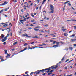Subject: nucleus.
<instances>
[{
  "instance_id": "obj_1",
  "label": "nucleus",
  "mask_w": 76,
  "mask_h": 76,
  "mask_svg": "<svg viewBox=\"0 0 76 76\" xmlns=\"http://www.w3.org/2000/svg\"><path fill=\"white\" fill-rule=\"evenodd\" d=\"M58 64H57L56 66H52V69H57V67L59 66V65H58Z\"/></svg>"
},
{
  "instance_id": "obj_2",
  "label": "nucleus",
  "mask_w": 76,
  "mask_h": 76,
  "mask_svg": "<svg viewBox=\"0 0 76 76\" xmlns=\"http://www.w3.org/2000/svg\"><path fill=\"white\" fill-rule=\"evenodd\" d=\"M22 36H23V37H24V36L26 37H27V38H30L31 37V36H28V34H27L25 33V34H23L22 35Z\"/></svg>"
},
{
  "instance_id": "obj_3",
  "label": "nucleus",
  "mask_w": 76,
  "mask_h": 76,
  "mask_svg": "<svg viewBox=\"0 0 76 76\" xmlns=\"http://www.w3.org/2000/svg\"><path fill=\"white\" fill-rule=\"evenodd\" d=\"M50 10H54V6L52 5H50Z\"/></svg>"
},
{
  "instance_id": "obj_4",
  "label": "nucleus",
  "mask_w": 76,
  "mask_h": 76,
  "mask_svg": "<svg viewBox=\"0 0 76 76\" xmlns=\"http://www.w3.org/2000/svg\"><path fill=\"white\" fill-rule=\"evenodd\" d=\"M8 2H7L5 1L4 2V3H3L1 5L2 6H4V5H6V4H7Z\"/></svg>"
},
{
  "instance_id": "obj_5",
  "label": "nucleus",
  "mask_w": 76,
  "mask_h": 76,
  "mask_svg": "<svg viewBox=\"0 0 76 76\" xmlns=\"http://www.w3.org/2000/svg\"><path fill=\"white\" fill-rule=\"evenodd\" d=\"M51 11L49 12L50 13H53L54 12V10H51Z\"/></svg>"
},
{
  "instance_id": "obj_6",
  "label": "nucleus",
  "mask_w": 76,
  "mask_h": 76,
  "mask_svg": "<svg viewBox=\"0 0 76 76\" xmlns=\"http://www.w3.org/2000/svg\"><path fill=\"white\" fill-rule=\"evenodd\" d=\"M57 47H58V45H55L53 46V48H56Z\"/></svg>"
},
{
  "instance_id": "obj_7",
  "label": "nucleus",
  "mask_w": 76,
  "mask_h": 76,
  "mask_svg": "<svg viewBox=\"0 0 76 76\" xmlns=\"http://www.w3.org/2000/svg\"><path fill=\"white\" fill-rule=\"evenodd\" d=\"M7 56H6V58H8V57H9L10 56V55L8 54H7Z\"/></svg>"
},
{
  "instance_id": "obj_8",
  "label": "nucleus",
  "mask_w": 76,
  "mask_h": 76,
  "mask_svg": "<svg viewBox=\"0 0 76 76\" xmlns=\"http://www.w3.org/2000/svg\"><path fill=\"white\" fill-rule=\"evenodd\" d=\"M45 70V69H43L42 70H37V72H44Z\"/></svg>"
},
{
  "instance_id": "obj_9",
  "label": "nucleus",
  "mask_w": 76,
  "mask_h": 76,
  "mask_svg": "<svg viewBox=\"0 0 76 76\" xmlns=\"http://www.w3.org/2000/svg\"><path fill=\"white\" fill-rule=\"evenodd\" d=\"M27 48H24V50H21L20 52H20H23V51H24L25 50H27Z\"/></svg>"
},
{
  "instance_id": "obj_10",
  "label": "nucleus",
  "mask_w": 76,
  "mask_h": 76,
  "mask_svg": "<svg viewBox=\"0 0 76 76\" xmlns=\"http://www.w3.org/2000/svg\"><path fill=\"white\" fill-rule=\"evenodd\" d=\"M50 70H51V69L50 68V69H48L47 71H46V72L48 73L49 72Z\"/></svg>"
},
{
  "instance_id": "obj_11",
  "label": "nucleus",
  "mask_w": 76,
  "mask_h": 76,
  "mask_svg": "<svg viewBox=\"0 0 76 76\" xmlns=\"http://www.w3.org/2000/svg\"><path fill=\"white\" fill-rule=\"evenodd\" d=\"M7 25H8L7 24H5L3 26H4V27H6V26H7Z\"/></svg>"
},
{
  "instance_id": "obj_12",
  "label": "nucleus",
  "mask_w": 76,
  "mask_h": 76,
  "mask_svg": "<svg viewBox=\"0 0 76 76\" xmlns=\"http://www.w3.org/2000/svg\"><path fill=\"white\" fill-rule=\"evenodd\" d=\"M47 1V0H43V1L42 3V4H44V2H45V1Z\"/></svg>"
},
{
  "instance_id": "obj_13",
  "label": "nucleus",
  "mask_w": 76,
  "mask_h": 76,
  "mask_svg": "<svg viewBox=\"0 0 76 76\" xmlns=\"http://www.w3.org/2000/svg\"><path fill=\"white\" fill-rule=\"evenodd\" d=\"M7 29H8V30L9 31H8V32H10V29L9 28H7Z\"/></svg>"
},
{
  "instance_id": "obj_14",
  "label": "nucleus",
  "mask_w": 76,
  "mask_h": 76,
  "mask_svg": "<svg viewBox=\"0 0 76 76\" xmlns=\"http://www.w3.org/2000/svg\"><path fill=\"white\" fill-rule=\"evenodd\" d=\"M34 30H35V31H37L39 30V29H37V28H34Z\"/></svg>"
},
{
  "instance_id": "obj_15",
  "label": "nucleus",
  "mask_w": 76,
  "mask_h": 76,
  "mask_svg": "<svg viewBox=\"0 0 76 76\" xmlns=\"http://www.w3.org/2000/svg\"><path fill=\"white\" fill-rule=\"evenodd\" d=\"M50 69V68H46L44 70H49V69Z\"/></svg>"
},
{
  "instance_id": "obj_16",
  "label": "nucleus",
  "mask_w": 76,
  "mask_h": 76,
  "mask_svg": "<svg viewBox=\"0 0 76 76\" xmlns=\"http://www.w3.org/2000/svg\"><path fill=\"white\" fill-rule=\"evenodd\" d=\"M7 50H5V54H7Z\"/></svg>"
},
{
  "instance_id": "obj_17",
  "label": "nucleus",
  "mask_w": 76,
  "mask_h": 76,
  "mask_svg": "<svg viewBox=\"0 0 76 76\" xmlns=\"http://www.w3.org/2000/svg\"><path fill=\"white\" fill-rule=\"evenodd\" d=\"M6 41V39H3L2 40V42H4V41Z\"/></svg>"
},
{
  "instance_id": "obj_18",
  "label": "nucleus",
  "mask_w": 76,
  "mask_h": 76,
  "mask_svg": "<svg viewBox=\"0 0 76 76\" xmlns=\"http://www.w3.org/2000/svg\"><path fill=\"white\" fill-rule=\"evenodd\" d=\"M1 35V38H4V35L3 34H2Z\"/></svg>"
},
{
  "instance_id": "obj_19",
  "label": "nucleus",
  "mask_w": 76,
  "mask_h": 76,
  "mask_svg": "<svg viewBox=\"0 0 76 76\" xmlns=\"http://www.w3.org/2000/svg\"><path fill=\"white\" fill-rule=\"evenodd\" d=\"M17 43L18 42H16L13 43V45H15V44H17Z\"/></svg>"
},
{
  "instance_id": "obj_20",
  "label": "nucleus",
  "mask_w": 76,
  "mask_h": 76,
  "mask_svg": "<svg viewBox=\"0 0 76 76\" xmlns=\"http://www.w3.org/2000/svg\"><path fill=\"white\" fill-rule=\"evenodd\" d=\"M34 21H35V20L34 19L32 20H31V22H34Z\"/></svg>"
},
{
  "instance_id": "obj_21",
  "label": "nucleus",
  "mask_w": 76,
  "mask_h": 76,
  "mask_svg": "<svg viewBox=\"0 0 76 76\" xmlns=\"http://www.w3.org/2000/svg\"><path fill=\"white\" fill-rule=\"evenodd\" d=\"M70 50H71V51H72V50H73V48L70 47L69 48Z\"/></svg>"
},
{
  "instance_id": "obj_22",
  "label": "nucleus",
  "mask_w": 76,
  "mask_h": 76,
  "mask_svg": "<svg viewBox=\"0 0 76 76\" xmlns=\"http://www.w3.org/2000/svg\"><path fill=\"white\" fill-rule=\"evenodd\" d=\"M75 34H73L71 36H70V37H75Z\"/></svg>"
},
{
  "instance_id": "obj_23",
  "label": "nucleus",
  "mask_w": 76,
  "mask_h": 76,
  "mask_svg": "<svg viewBox=\"0 0 76 76\" xmlns=\"http://www.w3.org/2000/svg\"><path fill=\"white\" fill-rule=\"evenodd\" d=\"M68 61H69V59H67L66 61H65V63H66Z\"/></svg>"
},
{
  "instance_id": "obj_24",
  "label": "nucleus",
  "mask_w": 76,
  "mask_h": 76,
  "mask_svg": "<svg viewBox=\"0 0 76 76\" xmlns=\"http://www.w3.org/2000/svg\"><path fill=\"white\" fill-rule=\"evenodd\" d=\"M51 74H52V73L51 72L50 73H49L48 75H51Z\"/></svg>"
},
{
  "instance_id": "obj_25",
  "label": "nucleus",
  "mask_w": 76,
  "mask_h": 76,
  "mask_svg": "<svg viewBox=\"0 0 76 76\" xmlns=\"http://www.w3.org/2000/svg\"><path fill=\"white\" fill-rule=\"evenodd\" d=\"M50 35H52V36H53V37H55V35L53 34H50Z\"/></svg>"
},
{
  "instance_id": "obj_26",
  "label": "nucleus",
  "mask_w": 76,
  "mask_h": 76,
  "mask_svg": "<svg viewBox=\"0 0 76 76\" xmlns=\"http://www.w3.org/2000/svg\"><path fill=\"white\" fill-rule=\"evenodd\" d=\"M1 61H4V60L3 59H2L1 58Z\"/></svg>"
},
{
  "instance_id": "obj_27",
  "label": "nucleus",
  "mask_w": 76,
  "mask_h": 76,
  "mask_svg": "<svg viewBox=\"0 0 76 76\" xmlns=\"http://www.w3.org/2000/svg\"><path fill=\"white\" fill-rule=\"evenodd\" d=\"M56 44H57V45H59V44H60V43H59V42H56Z\"/></svg>"
},
{
  "instance_id": "obj_28",
  "label": "nucleus",
  "mask_w": 76,
  "mask_h": 76,
  "mask_svg": "<svg viewBox=\"0 0 76 76\" xmlns=\"http://www.w3.org/2000/svg\"><path fill=\"white\" fill-rule=\"evenodd\" d=\"M62 31H66V29L65 28H63L62 29Z\"/></svg>"
},
{
  "instance_id": "obj_29",
  "label": "nucleus",
  "mask_w": 76,
  "mask_h": 76,
  "mask_svg": "<svg viewBox=\"0 0 76 76\" xmlns=\"http://www.w3.org/2000/svg\"><path fill=\"white\" fill-rule=\"evenodd\" d=\"M66 20V21H68V22H70V21H72V20Z\"/></svg>"
},
{
  "instance_id": "obj_30",
  "label": "nucleus",
  "mask_w": 76,
  "mask_h": 76,
  "mask_svg": "<svg viewBox=\"0 0 76 76\" xmlns=\"http://www.w3.org/2000/svg\"><path fill=\"white\" fill-rule=\"evenodd\" d=\"M69 1L66 2H64V4H66V3H69Z\"/></svg>"
},
{
  "instance_id": "obj_31",
  "label": "nucleus",
  "mask_w": 76,
  "mask_h": 76,
  "mask_svg": "<svg viewBox=\"0 0 76 76\" xmlns=\"http://www.w3.org/2000/svg\"><path fill=\"white\" fill-rule=\"evenodd\" d=\"M74 29H76V26H74Z\"/></svg>"
},
{
  "instance_id": "obj_32",
  "label": "nucleus",
  "mask_w": 76,
  "mask_h": 76,
  "mask_svg": "<svg viewBox=\"0 0 76 76\" xmlns=\"http://www.w3.org/2000/svg\"><path fill=\"white\" fill-rule=\"evenodd\" d=\"M7 38V36H6L5 37H4V39H6Z\"/></svg>"
},
{
  "instance_id": "obj_33",
  "label": "nucleus",
  "mask_w": 76,
  "mask_h": 76,
  "mask_svg": "<svg viewBox=\"0 0 76 76\" xmlns=\"http://www.w3.org/2000/svg\"><path fill=\"white\" fill-rule=\"evenodd\" d=\"M40 28V26H37V27H36V28Z\"/></svg>"
},
{
  "instance_id": "obj_34",
  "label": "nucleus",
  "mask_w": 76,
  "mask_h": 76,
  "mask_svg": "<svg viewBox=\"0 0 76 76\" xmlns=\"http://www.w3.org/2000/svg\"><path fill=\"white\" fill-rule=\"evenodd\" d=\"M48 26V24H46V25H44V26H45L46 27Z\"/></svg>"
},
{
  "instance_id": "obj_35",
  "label": "nucleus",
  "mask_w": 76,
  "mask_h": 76,
  "mask_svg": "<svg viewBox=\"0 0 76 76\" xmlns=\"http://www.w3.org/2000/svg\"><path fill=\"white\" fill-rule=\"evenodd\" d=\"M71 40L72 41H76V39H71Z\"/></svg>"
},
{
  "instance_id": "obj_36",
  "label": "nucleus",
  "mask_w": 76,
  "mask_h": 76,
  "mask_svg": "<svg viewBox=\"0 0 76 76\" xmlns=\"http://www.w3.org/2000/svg\"><path fill=\"white\" fill-rule=\"evenodd\" d=\"M68 48H65V50H66V51H68Z\"/></svg>"
},
{
  "instance_id": "obj_37",
  "label": "nucleus",
  "mask_w": 76,
  "mask_h": 76,
  "mask_svg": "<svg viewBox=\"0 0 76 76\" xmlns=\"http://www.w3.org/2000/svg\"><path fill=\"white\" fill-rule=\"evenodd\" d=\"M39 73H40V72H37L36 75H38V74H39Z\"/></svg>"
},
{
  "instance_id": "obj_38",
  "label": "nucleus",
  "mask_w": 76,
  "mask_h": 76,
  "mask_svg": "<svg viewBox=\"0 0 76 76\" xmlns=\"http://www.w3.org/2000/svg\"><path fill=\"white\" fill-rule=\"evenodd\" d=\"M65 6H64V7L63 8V10L64 11L65 10Z\"/></svg>"
},
{
  "instance_id": "obj_39",
  "label": "nucleus",
  "mask_w": 76,
  "mask_h": 76,
  "mask_svg": "<svg viewBox=\"0 0 76 76\" xmlns=\"http://www.w3.org/2000/svg\"><path fill=\"white\" fill-rule=\"evenodd\" d=\"M72 21H74V22H76V20H75L73 19L72 20Z\"/></svg>"
},
{
  "instance_id": "obj_40",
  "label": "nucleus",
  "mask_w": 76,
  "mask_h": 76,
  "mask_svg": "<svg viewBox=\"0 0 76 76\" xmlns=\"http://www.w3.org/2000/svg\"><path fill=\"white\" fill-rule=\"evenodd\" d=\"M32 49H34V48H35V47H34V46L32 47Z\"/></svg>"
},
{
  "instance_id": "obj_41",
  "label": "nucleus",
  "mask_w": 76,
  "mask_h": 76,
  "mask_svg": "<svg viewBox=\"0 0 76 76\" xmlns=\"http://www.w3.org/2000/svg\"><path fill=\"white\" fill-rule=\"evenodd\" d=\"M6 42H4L3 43V44L4 45H5V44H6Z\"/></svg>"
},
{
  "instance_id": "obj_42",
  "label": "nucleus",
  "mask_w": 76,
  "mask_h": 76,
  "mask_svg": "<svg viewBox=\"0 0 76 76\" xmlns=\"http://www.w3.org/2000/svg\"><path fill=\"white\" fill-rule=\"evenodd\" d=\"M73 45L74 47H76V44H74V45Z\"/></svg>"
},
{
  "instance_id": "obj_43",
  "label": "nucleus",
  "mask_w": 76,
  "mask_h": 76,
  "mask_svg": "<svg viewBox=\"0 0 76 76\" xmlns=\"http://www.w3.org/2000/svg\"><path fill=\"white\" fill-rule=\"evenodd\" d=\"M56 41H54L53 42V44H54L56 42Z\"/></svg>"
},
{
  "instance_id": "obj_44",
  "label": "nucleus",
  "mask_w": 76,
  "mask_h": 76,
  "mask_svg": "<svg viewBox=\"0 0 76 76\" xmlns=\"http://www.w3.org/2000/svg\"><path fill=\"white\" fill-rule=\"evenodd\" d=\"M64 36H66V34L65 33H64Z\"/></svg>"
},
{
  "instance_id": "obj_45",
  "label": "nucleus",
  "mask_w": 76,
  "mask_h": 76,
  "mask_svg": "<svg viewBox=\"0 0 76 76\" xmlns=\"http://www.w3.org/2000/svg\"><path fill=\"white\" fill-rule=\"evenodd\" d=\"M31 37H30V38H35V37H31V36H30Z\"/></svg>"
},
{
  "instance_id": "obj_46",
  "label": "nucleus",
  "mask_w": 76,
  "mask_h": 76,
  "mask_svg": "<svg viewBox=\"0 0 76 76\" xmlns=\"http://www.w3.org/2000/svg\"><path fill=\"white\" fill-rule=\"evenodd\" d=\"M45 74H46V73H44V74H42V75L44 76V75H45Z\"/></svg>"
},
{
  "instance_id": "obj_47",
  "label": "nucleus",
  "mask_w": 76,
  "mask_h": 76,
  "mask_svg": "<svg viewBox=\"0 0 76 76\" xmlns=\"http://www.w3.org/2000/svg\"><path fill=\"white\" fill-rule=\"evenodd\" d=\"M68 4L69 5V6H71V4H70V3H68Z\"/></svg>"
},
{
  "instance_id": "obj_48",
  "label": "nucleus",
  "mask_w": 76,
  "mask_h": 76,
  "mask_svg": "<svg viewBox=\"0 0 76 76\" xmlns=\"http://www.w3.org/2000/svg\"><path fill=\"white\" fill-rule=\"evenodd\" d=\"M37 37V36L34 37L35 38H38V37Z\"/></svg>"
},
{
  "instance_id": "obj_49",
  "label": "nucleus",
  "mask_w": 76,
  "mask_h": 76,
  "mask_svg": "<svg viewBox=\"0 0 76 76\" xmlns=\"http://www.w3.org/2000/svg\"><path fill=\"white\" fill-rule=\"evenodd\" d=\"M39 1H39V0H37V2H38V3H39Z\"/></svg>"
},
{
  "instance_id": "obj_50",
  "label": "nucleus",
  "mask_w": 76,
  "mask_h": 76,
  "mask_svg": "<svg viewBox=\"0 0 76 76\" xmlns=\"http://www.w3.org/2000/svg\"><path fill=\"white\" fill-rule=\"evenodd\" d=\"M42 44V45H46V44H45L43 43Z\"/></svg>"
},
{
  "instance_id": "obj_51",
  "label": "nucleus",
  "mask_w": 76,
  "mask_h": 76,
  "mask_svg": "<svg viewBox=\"0 0 76 76\" xmlns=\"http://www.w3.org/2000/svg\"><path fill=\"white\" fill-rule=\"evenodd\" d=\"M72 76V74H70V75H68L67 76Z\"/></svg>"
},
{
  "instance_id": "obj_52",
  "label": "nucleus",
  "mask_w": 76,
  "mask_h": 76,
  "mask_svg": "<svg viewBox=\"0 0 76 76\" xmlns=\"http://www.w3.org/2000/svg\"><path fill=\"white\" fill-rule=\"evenodd\" d=\"M5 30V29H2V31H4Z\"/></svg>"
},
{
  "instance_id": "obj_53",
  "label": "nucleus",
  "mask_w": 76,
  "mask_h": 76,
  "mask_svg": "<svg viewBox=\"0 0 76 76\" xmlns=\"http://www.w3.org/2000/svg\"><path fill=\"white\" fill-rule=\"evenodd\" d=\"M26 26H29V24H27L26 25Z\"/></svg>"
},
{
  "instance_id": "obj_54",
  "label": "nucleus",
  "mask_w": 76,
  "mask_h": 76,
  "mask_svg": "<svg viewBox=\"0 0 76 76\" xmlns=\"http://www.w3.org/2000/svg\"><path fill=\"white\" fill-rule=\"evenodd\" d=\"M7 9L6 8L5 10V11H7Z\"/></svg>"
},
{
  "instance_id": "obj_55",
  "label": "nucleus",
  "mask_w": 76,
  "mask_h": 76,
  "mask_svg": "<svg viewBox=\"0 0 76 76\" xmlns=\"http://www.w3.org/2000/svg\"><path fill=\"white\" fill-rule=\"evenodd\" d=\"M24 20L25 21H26V18H25L24 19Z\"/></svg>"
},
{
  "instance_id": "obj_56",
  "label": "nucleus",
  "mask_w": 76,
  "mask_h": 76,
  "mask_svg": "<svg viewBox=\"0 0 76 76\" xmlns=\"http://www.w3.org/2000/svg\"><path fill=\"white\" fill-rule=\"evenodd\" d=\"M20 22H24V20H20Z\"/></svg>"
},
{
  "instance_id": "obj_57",
  "label": "nucleus",
  "mask_w": 76,
  "mask_h": 76,
  "mask_svg": "<svg viewBox=\"0 0 76 76\" xmlns=\"http://www.w3.org/2000/svg\"><path fill=\"white\" fill-rule=\"evenodd\" d=\"M30 18V17H28L27 18V19H29Z\"/></svg>"
},
{
  "instance_id": "obj_58",
  "label": "nucleus",
  "mask_w": 76,
  "mask_h": 76,
  "mask_svg": "<svg viewBox=\"0 0 76 76\" xmlns=\"http://www.w3.org/2000/svg\"><path fill=\"white\" fill-rule=\"evenodd\" d=\"M1 24H2V25H4V24H5V23H1Z\"/></svg>"
},
{
  "instance_id": "obj_59",
  "label": "nucleus",
  "mask_w": 76,
  "mask_h": 76,
  "mask_svg": "<svg viewBox=\"0 0 76 76\" xmlns=\"http://www.w3.org/2000/svg\"><path fill=\"white\" fill-rule=\"evenodd\" d=\"M35 42H32V43H31V44H34V43Z\"/></svg>"
},
{
  "instance_id": "obj_60",
  "label": "nucleus",
  "mask_w": 76,
  "mask_h": 76,
  "mask_svg": "<svg viewBox=\"0 0 76 76\" xmlns=\"http://www.w3.org/2000/svg\"><path fill=\"white\" fill-rule=\"evenodd\" d=\"M9 34H8L7 35V37H9Z\"/></svg>"
},
{
  "instance_id": "obj_61",
  "label": "nucleus",
  "mask_w": 76,
  "mask_h": 76,
  "mask_svg": "<svg viewBox=\"0 0 76 76\" xmlns=\"http://www.w3.org/2000/svg\"><path fill=\"white\" fill-rule=\"evenodd\" d=\"M27 45V43H25L24 45V46H25V45Z\"/></svg>"
},
{
  "instance_id": "obj_62",
  "label": "nucleus",
  "mask_w": 76,
  "mask_h": 76,
  "mask_svg": "<svg viewBox=\"0 0 76 76\" xmlns=\"http://www.w3.org/2000/svg\"><path fill=\"white\" fill-rule=\"evenodd\" d=\"M14 2H15V3H16V2H17V1L15 0V1H14Z\"/></svg>"
},
{
  "instance_id": "obj_63",
  "label": "nucleus",
  "mask_w": 76,
  "mask_h": 76,
  "mask_svg": "<svg viewBox=\"0 0 76 76\" xmlns=\"http://www.w3.org/2000/svg\"><path fill=\"white\" fill-rule=\"evenodd\" d=\"M64 69H66L67 70V67H65Z\"/></svg>"
},
{
  "instance_id": "obj_64",
  "label": "nucleus",
  "mask_w": 76,
  "mask_h": 76,
  "mask_svg": "<svg viewBox=\"0 0 76 76\" xmlns=\"http://www.w3.org/2000/svg\"><path fill=\"white\" fill-rule=\"evenodd\" d=\"M27 16H29V13H27Z\"/></svg>"
}]
</instances>
